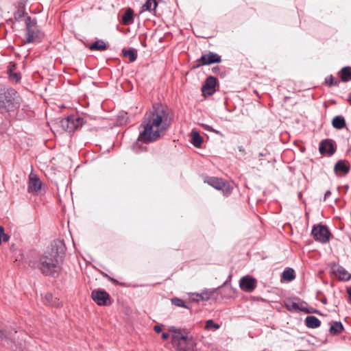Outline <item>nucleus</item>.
Returning a JSON list of instances; mask_svg holds the SVG:
<instances>
[{
    "label": "nucleus",
    "instance_id": "58836bf2",
    "mask_svg": "<svg viewBox=\"0 0 351 351\" xmlns=\"http://www.w3.org/2000/svg\"><path fill=\"white\" fill-rule=\"evenodd\" d=\"M169 335L168 333L163 332L162 334V339L167 340V339H169Z\"/></svg>",
    "mask_w": 351,
    "mask_h": 351
},
{
    "label": "nucleus",
    "instance_id": "9d476101",
    "mask_svg": "<svg viewBox=\"0 0 351 351\" xmlns=\"http://www.w3.org/2000/svg\"><path fill=\"white\" fill-rule=\"evenodd\" d=\"M256 281L250 276H243L239 280L240 288L247 292L252 291L256 287Z\"/></svg>",
    "mask_w": 351,
    "mask_h": 351
},
{
    "label": "nucleus",
    "instance_id": "c85d7f7f",
    "mask_svg": "<svg viewBox=\"0 0 351 351\" xmlns=\"http://www.w3.org/2000/svg\"><path fill=\"white\" fill-rule=\"evenodd\" d=\"M157 6V3L155 0H147L146 3L143 5V8L144 10H154Z\"/></svg>",
    "mask_w": 351,
    "mask_h": 351
},
{
    "label": "nucleus",
    "instance_id": "5701e85b",
    "mask_svg": "<svg viewBox=\"0 0 351 351\" xmlns=\"http://www.w3.org/2000/svg\"><path fill=\"white\" fill-rule=\"evenodd\" d=\"M90 50L104 51L106 49L107 46L105 42L101 40H97L89 47Z\"/></svg>",
    "mask_w": 351,
    "mask_h": 351
},
{
    "label": "nucleus",
    "instance_id": "6e6552de",
    "mask_svg": "<svg viewBox=\"0 0 351 351\" xmlns=\"http://www.w3.org/2000/svg\"><path fill=\"white\" fill-rule=\"evenodd\" d=\"M92 298L93 300L100 306H105L108 304V301L110 300L109 294L101 290H95L92 292Z\"/></svg>",
    "mask_w": 351,
    "mask_h": 351
},
{
    "label": "nucleus",
    "instance_id": "7c9ffc66",
    "mask_svg": "<svg viewBox=\"0 0 351 351\" xmlns=\"http://www.w3.org/2000/svg\"><path fill=\"white\" fill-rule=\"evenodd\" d=\"M128 114L126 112H121L117 117V122L119 125L126 124L128 122Z\"/></svg>",
    "mask_w": 351,
    "mask_h": 351
},
{
    "label": "nucleus",
    "instance_id": "aec40b11",
    "mask_svg": "<svg viewBox=\"0 0 351 351\" xmlns=\"http://www.w3.org/2000/svg\"><path fill=\"white\" fill-rule=\"evenodd\" d=\"M44 300L46 304L57 308L62 306V303L59 301V300L56 298H54L51 293H47L45 295Z\"/></svg>",
    "mask_w": 351,
    "mask_h": 351
},
{
    "label": "nucleus",
    "instance_id": "7ed1b4c3",
    "mask_svg": "<svg viewBox=\"0 0 351 351\" xmlns=\"http://www.w3.org/2000/svg\"><path fill=\"white\" fill-rule=\"evenodd\" d=\"M83 123V120L79 117L71 116L61 119L59 124L62 129L69 132H72L77 129Z\"/></svg>",
    "mask_w": 351,
    "mask_h": 351
},
{
    "label": "nucleus",
    "instance_id": "b1692460",
    "mask_svg": "<svg viewBox=\"0 0 351 351\" xmlns=\"http://www.w3.org/2000/svg\"><path fill=\"white\" fill-rule=\"evenodd\" d=\"M343 329L342 324L339 322H335L330 327V332L332 335L339 334Z\"/></svg>",
    "mask_w": 351,
    "mask_h": 351
},
{
    "label": "nucleus",
    "instance_id": "e433bc0d",
    "mask_svg": "<svg viewBox=\"0 0 351 351\" xmlns=\"http://www.w3.org/2000/svg\"><path fill=\"white\" fill-rule=\"evenodd\" d=\"M326 82L329 84V86H332L333 84H336V82L334 83L333 78L332 76H330L328 78H326Z\"/></svg>",
    "mask_w": 351,
    "mask_h": 351
},
{
    "label": "nucleus",
    "instance_id": "f3484780",
    "mask_svg": "<svg viewBox=\"0 0 351 351\" xmlns=\"http://www.w3.org/2000/svg\"><path fill=\"white\" fill-rule=\"evenodd\" d=\"M10 98L9 93L5 89H0V109L10 106Z\"/></svg>",
    "mask_w": 351,
    "mask_h": 351
},
{
    "label": "nucleus",
    "instance_id": "f8f14e48",
    "mask_svg": "<svg viewBox=\"0 0 351 351\" xmlns=\"http://www.w3.org/2000/svg\"><path fill=\"white\" fill-rule=\"evenodd\" d=\"M41 186L42 182L37 176L30 173L29 176L28 191L29 193H36L41 189Z\"/></svg>",
    "mask_w": 351,
    "mask_h": 351
},
{
    "label": "nucleus",
    "instance_id": "39448f33",
    "mask_svg": "<svg viewBox=\"0 0 351 351\" xmlns=\"http://www.w3.org/2000/svg\"><path fill=\"white\" fill-rule=\"evenodd\" d=\"M312 234L316 241L326 243L329 239L330 232L326 226L318 225L313 228Z\"/></svg>",
    "mask_w": 351,
    "mask_h": 351
},
{
    "label": "nucleus",
    "instance_id": "cd10ccee",
    "mask_svg": "<svg viewBox=\"0 0 351 351\" xmlns=\"http://www.w3.org/2000/svg\"><path fill=\"white\" fill-rule=\"evenodd\" d=\"M282 278L288 281L293 280L295 278L294 270L292 269H287L285 270L282 273Z\"/></svg>",
    "mask_w": 351,
    "mask_h": 351
},
{
    "label": "nucleus",
    "instance_id": "c756f323",
    "mask_svg": "<svg viewBox=\"0 0 351 351\" xmlns=\"http://www.w3.org/2000/svg\"><path fill=\"white\" fill-rule=\"evenodd\" d=\"M123 54L125 57L129 58L130 62H134L136 58V53L133 49H123Z\"/></svg>",
    "mask_w": 351,
    "mask_h": 351
},
{
    "label": "nucleus",
    "instance_id": "423d86ee",
    "mask_svg": "<svg viewBox=\"0 0 351 351\" xmlns=\"http://www.w3.org/2000/svg\"><path fill=\"white\" fill-rule=\"evenodd\" d=\"M221 62V57L215 53L209 52L204 54L198 59L196 62L197 64L195 67H199L202 65H208L213 63H219Z\"/></svg>",
    "mask_w": 351,
    "mask_h": 351
},
{
    "label": "nucleus",
    "instance_id": "a19ab883",
    "mask_svg": "<svg viewBox=\"0 0 351 351\" xmlns=\"http://www.w3.org/2000/svg\"><path fill=\"white\" fill-rule=\"evenodd\" d=\"M347 292H348V295H349V299H350V300H351V287L348 289Z\"/></svg>",
    "mask_w": 351,
    "mask_h": 351
},
{
    "label": "nucleus",
    "instance_id": "9b49d317",
    "mask_svg": "<svg viewBox=\"0 0 351 351\" xmlns=\"http://www.w3.org/2000/svg\"><path fill=\"white\" fill-rule=\"evenodd\" d=\"M195 346L193 338L186 334L184 336V340H182L178 343L176 347L180 350L191 351L193 350Z\"/></svg>",
    "mask_w": 351,
    "mask_h": 351
},
{
    "label": "nucleus",
    "instance_id": "f704fd0d",
    "mask_svg": "<svg viewBox=\"0 0 351 351\" xmlns=\"http://www.w3.org/2000/svg\"><path fill=\"white\" fill-rule=\"evenodd\" d=\"M16 69V65L14 64L10 63L9 67H8V73H12L14 72Z\"/></svg>",
    "mask_w": 351,
    "mask_h": 351
},
{
    "label": "nucleus",
    "instance_id": "0eeeda50",
    "mask_svg": "<svg viewBox=\"0 0 351 351\" xmlns=\"http://www.w3.org/2000/svg\"><path fill=\"white\" fill-rule=\"evenodd\" d=\"M205 182L217 190L222 191L224 193H228L230 192V186L221 179L214 177L208 178L205 180Z\"/></svg>",
    "mask_w": 351,
    "mask_h": 351
},
{
    "label": "nucleus",
    "instance_id": "6ab92c4d",
    "mask_svg": "<svg viewBox=\"0 0 351 351\" xmlns=\"http://www.w3.org/2000/svg\"><path fill=\"white\" fill-rule=\"evenodd\" d=\"M334 171L337 174L346 175L349 171V167L343 161L339 160L335 164Z\"/></svg>",
    "mask_w": 351,
    "mask_h": 351
},
{
    "label": "nucleus",
    "instance_id": "4c0bfd02",
    "mask_svg": "<svg viewBox=\"0 0 351 351\" xmlns=\"http://www.w3.org/2000/svg\"><path fill=\"white\" fill-rule=\"evenodd\" d=\"M154 330L156 332L159 333L162 331V328L160 325H156L154 327Z\"/></svg>",
    "mask_w": 351,
    "mask_h": 351
},
{
    "label": "nucleus",
    "instance_id": "1a4fd4ad",
    "mask_svg": "<svg viewBox=\"0 0 351 351\" xmlns=\"http://www.w3.org/2000/svg\"><path fill=\"white\" fill-rule=\"evenodd\" d=\"M216 291V289H204L200 293H189L191 300L193 302L207 301L210 296Z\"/></svg>",
    "mask_w": 351,
    "mask_h": 351
},
{
    "label": "nucleus",
    "instance_id": "f03ea898",
    "mask_svg": "<svg viewBox=\"0 0 351 351\" xmlns=\"http://www.w3.org/2000/svg\"><path fill=\"white\" fill-rule=\"evenodd\" d=\"M63 253L64 246L62 244L52 245L40 257L37 263L38 269L47 276H54L58 274L61 269Z\"/></svg>",
    "mask_w": 351,
    "mask_h": 351
},
{
    "label": "nucleus",
    "instance_id": "4be33fe9",
    "mask_svg": "<svg viewBox=\"0 0 351 351\" xmlns=\"http://www.w3.org/2000/svg\"><path fill=\"white\" fill-rule=\"evenodd\" d=\"M133 14L134 12L131 8H128L125 13L122 17V22L125 25H129L133 23Z\"/></svg>",
    "mask_w": 351,
    "mask_h": 351
},
{
    "label": "nucleus",
    "instance_id": "79ce46f5",
    "mask_svg": "<svg viewBox=\"0 0 351 351\" xmlns=\"http://www.w3.org/2000/svg\"><path fill=\"white\" fill-rule=\"evenodd\" d=\"M348 101L350 104L351 105V94L350 95V96L348 97Z\"/></svg>",
    "mask_w": 351,
    "mask_h": 351
},
{
    "label": "nucleus",
    "instance_id": "473e14b6",
    "mask_svg": "<svg viewBox=\"0 0 351 351\" xmlns=\"http://www.w3.org/2000/svg\"><path fill=\"white\" fill-rule=\"evenodd\" d=\"M171 302L175 306H179V307L188 308L185 305L184 302L182 300L180 299V298H172L171 299Z\"/></svg>",
    "mask_w": 351,
    "mask_h": 351
},
{
    "label": "nucleus",
    "instance_id": "bb28decb",
    "mask_svg": "<svg viewBox=\"0 0 351 351\" xmlns=\"http://www.w3.org/2000/svg\"><path fill=\"white\" fill-rule=\"evenodd\" d=\"M341 80L343 82H348L351 80V68L344 67L341 69Z\"/></svg>",
    "mask_w": 351,
    "mask_h": 351
},
{
    "label": "nucleus",
    "instance_id": "ea45409f",
    "mask_svg": "<svg viewBox=\"0 0 351 351\" xmlns=\"http://www.w3.org/2000/svg\"><path fill=\"white\" fill-rule=\"evenodd\" d=\"M331 194L330 191H327L324 195V199H326Z\"/></svg>",
    "mask_w": 351,
    "mask_h": 351
},
{
    "label": "nucleus",
    "instance_id": "ddd939ff",
    "mask_svg": "<svg viewBox=\"0 0 351 351\" xmlns=\"http://www.w3.org/2000/svg\"><path fill=\"white\" fill-rule=\"evenodd\" d=\"M216 78L214 77H208L204 86H202V90L204 95H211L215 91Z\"/></svg>",
    "mask_w": 351,
    "mask_h": 351
},
{
    "label": "nucleus",
    "instance_id": "c9c22d12",
    "mask_svg": "<svg viewBox=\"0 0 351 351\" xmlns=\"http://www.w3.org/2000/svg\"><path fill=\"white\" fill-rule=\"evenodd\" d=\"M202 127H203L204 129H206V130L211 131V132H215V133H217V134H218V133H219V132H218V131H216V130H213L210 126H209V125H208L202 124Z\"/></svg>",
    "mask_w": 351,
    "mask_h": 351
},
{
    "label": "nucleus",
    "instance_id": "393cba45",
    "mask_svg": "<svg viewBox=\"0 0 351 351\" xmlns=\"http://www.w3.org/2000/svg\"><path fill=\"white\" fill-rule=\"evenodd\" d=\"M346 125L345 120L340 116H337L332 119V125L337 129H341Z\"/></svg>",
    "mask_w": 351,
    "mask_h": 351
},
{
    "label": "nucleus",
    "instance_id": "20e7f679",
    "mask_svg": "<svg viewBox=\"0 0 351 351\" xmlns=\"http://www.w3.org/2000/svg\"><path fill=\"white\" fill-rule=\"evenodd\" d=\"M285 306L289 311H304L306 313H316V311L313 310L312 308L310 309L307 308L305 302L299 300H288L285 302Z\"/></svg>",
    "mask_w": 351,
    "mask_h": 351
},
{
    "label": "nucleus",
    "instance_id": "a211bd4d",
    "mask_svg": "<svg viewBox=\"0 0 351 351\" xmlns=\"http://www.w3.org/2000/svg\"><path fill=\"white\" fill-rule=\"evenodd\" d=\"M319 149L322 154L327 153L332 154L335 152L332 142L330 140L323 141L320 144Z\"/></svg>",
    "mask_w": 351,
    "mask_h": 351
},
{
    "label": "nucleus",
    "instance_id": "4468645a",
    "mask_svg": "<svg viewBox=\"0 0 351 351\" xmlns=\"http://www.w3.org/2000/svg\"><path fill=\"white\" fill-rule=\"evenodd\" d=\"M168 330L171 333L172 335V343L176 346L178 342L182 340H184V336L187 333H184L180 328H178L175 326H170L168 328Z\"/></svg>",
    "mask_w": 351,
    "mask_h": 351
},
{
    "label": "nucleus",
    "instance_id": "72a5a7b5",
    "mask_svg": "<svg viewBox=\"0 0 351 351\" xmlns=\"http://www.w3.org/2000/svg\"><path fill=\"white\" fill-rule=\"evenodd\" d=\"M9 75H10V78L16 82H19L21 79V75L16 72L10 73V74H9Z\"/></svg>",
    "mask_w": 351,
    "mask_h": 351
},
{
    "label": "nucleus",
    "instance_id": "f257e3e1",
    "mask_svg": "<svg viewBox=\"0 0 351 351\" xmlns=\"http://www.w3.org/2000/svg\"><path fill=\"white\" fill-rule=\"evenodd\" d=\"M170 123L168 108L160 104L154 105L144 117L141 124L143 130L138 140L145 143L158 140L165 134Z\"/></svg>",
    "mask_w": 351,
    "mask_h": 351
},
{
    "label": "nucleus",
    "instance_id": "2eb2a0df",
    "mask_svg": "<svg viewBox=\"0 0 351 351\" xmlns=\"http://www.w3.org/2000/svg\"><path fill=\"white\" fill-rule=\"evenodd\" d=\"M332 270L336 277L341 280H348L351 278V274L343 267L335 265Z\"/></svg>",
    "mask_w": 351,
    "mask_h": 351
},
{
    "label": "nucleus",
    "instance_id": "2f4dec72",
    "mask_svg": "<svg viewBox=\"0 0 351 351\" xmlns=\"http://www.w3.org/2000/svg\"><path fill=\"white\" fill-rule=\"evenodd\" d=\"M219 325L215 324L212 319H208L206 322L205 329L210 330L212 328L217 330L219 328Z\"/></svg>",
    "mask_w": 351,
    "mask_h": 351
},
{
    "label": "nucleus",
    "instance_id": "dca6fc26",
    "mask_svg": "<svg viewBox=\"0 0 351 351\" xmlns=\"http://www.w3.org/2000/svg\"><path fill=\"white\" fill-rule=\"evenodd\" d=\"M27 30L26 43H30L36 41L38 38V32L35 25L34 24H27Z\"/></svg>",
    "mask_w": 351,
    "mask_h": 351
},
{
    "label": "nucleus",
    "instance_id": "a878e982",
    "mask_svg": "<svg viewBox=\"0 0 351 351\" xmlns=\"http://www.w3.org/2000/svg\"><path fill=\"white\" fill-rule=\"evenodd\" d=\"M192 140L191 143L192 144L197 147H199L201 146V144L202 143V138L200 136V135L197 132H192L191 133Z\"/></svg>",
    "mask_w": 351,
    "mask_h": 351
},
{
    "label": "nucleus",
    "instance_id": "37998d69",
    "mask_svg": "<svg viewBox=\"0 0 351 351\" xmlns=\"http://www.w3.org/2000/svg\"><path fill=\"white\" fill-rule=\"evenodd\" d=\"M3 336V332L1 331H0V338H1Z\"/></svg>",
    "mask_w": 351,
    "mask_h": 351
},
{
    "label": "nucleus",
    "instance_id": "412c9836",
    "mask_svg": "<svg viewBox=\"0 0 351 351\" xmlns=\"http://www.w3.org/2000/svg\"><path fill=\"white\" fill-rule=\"evenodd\" d=\"M305 323L307 327L316 328L320 326V321L315 316H308L305 319Z\"/></svg>",
    "mask_w": 351,
    "mask_h": 351
}]
</instances>
